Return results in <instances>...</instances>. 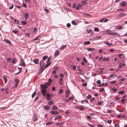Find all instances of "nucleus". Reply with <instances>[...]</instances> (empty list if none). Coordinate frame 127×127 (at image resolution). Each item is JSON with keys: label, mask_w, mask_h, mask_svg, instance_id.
Returning a JSON list of instances; mask_svg holds the SVG:
<instances>
[{"label": "nucleus", "mask_w": 127, "mask_h": 127, "mask_svg": "<svg viewBox=\"0 0 127 127\" xmlns=\"http://www.w3.org/2000/svg\"><path fill=\"white\" fill-rule=\"evenodd\" d=\"M44 64V61L43 60H41L40 62V69H42L43 68V66Z\"/></svg>", "instance_id": "1"}, {"label": "nucleus", "mask_w": 127, "mask_h": 127, "mask_svg": "<svg viewBox=\"0 0 127 127\" xmlns=\"http://www.w3.org/2000/svg\"><path fill=\"white\" fill-rule=\"evenodd\" d=\"M101 37V36L100 35H98L94 37L92 39V40L94 41L95 40H97V39H100Z\"/></svg>", "instance_id": "2"}, {"label": "nucleus", "mask_w": 127, "mask_h": 127, "mask_svg": "<svg viewBox=\"0 0 127 127\" xmlns=\"http://www.w3.org/2000/svg\"><path fill=\"white\" fill-rule=\"evenodd\" d=\"M20 65L24 67H25L26 66V64L24 62V61L22 58L20 60Z\"/></svg>", "instance_id": "3"}, {"label": "nucleus", "mask_w": 127, "mask_h": 127, "mask_svg": "<svg viewBox=\"0 0 127 127\" xmlns=\"http://www.w3.org/2000/svg\"><path fill=\"white\" fill-rule=\"evenodd\" d=\"M40 87L42 89H46L48 88L47 86L45 85L41 84Z\"/></svg>", "instance_id": "4"}, {"label": "nucleus", "mask_w": 127, "mask_h": 127, "mask_svg": "<svg viewBox=\"0 0 127 127\" xmlns=\"http://www.w3.org/2000/svg\"><path fill=\"white\" fill-rule=\"evenodd\" d=\"M127 4V3L124 1H122L120 3V4L122 6H125Z\"/></svg>", "instance_id": "5"}, {"label": "nucleus", "mask_w": 127, "mask_h": 127, "mask_svg": "<svg viewBox=\"0 0 127 127\" xmlns=\"http://www.w3.org/2000/svg\"><path fill=\"white\" fill-rule=\"evenodd\" d=\"M50 112L52 114L54 115L58 114L59 113V112L57 111H51Z\"/></svg>", "instance_id": "6"}, {"label": "nucleus", "mask_w": 127, "mask_h": 127, "mask_svg": "<svg viewBox=\"0 0 127 127\" xmlns=\"http://www.w3.org/2000/svg\"><path fill=\"white\" fill-rule=\"evenodd\" d=\"M24 17L25 19L24 20L25 21H27L29 17V15L28 13H26L24 15Z\"/></svg>", "instance_id": "7"}, {"label": "nucleus", "mask_w": 127, "mask_h": 127, "mask_svg": "<svg viewBox=\"0 0 127 127\" xmlns=\"http://www.w3.org/2000/svg\"><path fill=\"white\" fill-rule=\"evenodd\" d=\"M108 21L107 19H105V18L103 19L100 20L99 21V22H106Z\"/></svg>", "instance_id": "8"}, {"label": "nucleus", "mask_w": 127, "mask_h": 127, "mask_svg": "<svg viewBox=\"0 0 127 127\" xmlns=\"http://www.w3.org/2000/svg\"><path fill=\"white\" fill-rule=\"evenodd\" d=\"M41 92L43 95H45L46 93V89H42Z\"/></svg>", "instance_id": "9"}, {"label": "nucleus", "mask_w": 127, "mask_h": 127, "mask_svg": "<svg viewBox=\"0 0 127 127\" xmlns=\"http://www.w3.org/2000/svg\"><path fill=\"white\" fill-rule=\"evenodd\" d=\"M59 51L57 50L55 52V53L54 55V56L55 57H56L59 55Z\"/></svg>", "instance_id": "10"}, {"label": "nucleus", "mask_w": 127, "mask_h": 127, "mask_svg": "<svg viewBox=\"0 0 127 127\" xmlns=\"http://www.w3.org/2000/svg\"><path fill=\"white\" fill-rule=\"evenodd\" d=\"M33 62L35 64H37L38 63L39 61L38 59H36L34 60Z\"/></svg>", "instance_id": "11"}, {"label": "nucleus", "mask_w": 127, "mask_h": 127, "mask_svg": "<svg viewBox=\"0 0 127 127\" xmlns=\"http://www.w3.org/2000/svg\"><path fill=\"white\" fill-rule=\"evenodd\" d=\"M126 14L125 13H122L119 14L118 15V17H123L125 16L126 15Z\"/></svg>", "instance_id": "12"}, {"label": "nucleus", "mask_w": 127, "mask_h": 127, "mask_svg": "<svg viewBox=\"0 0 127 127\" xmlns=\"http://www.w3.org/2000/svg\"><path fill=\"white\" fill-rule=\"evenodd\" d=\"M87 49L88 51H93L95 49L94 48H87Z\"/></svg>", "instance_id": "13"}, {"label": "nucleus", "mask_w": 127, "mask_h": 127, "mask_svg": "<svg viewBox=\"0 0 127 127\" xmlns=\"http://www.w3.org/2000/svg\"><path fill=\"white\" fill-rule=\"evenodd\" d=\"M62 117V116L61 115H58L56 116L54 119V120H57L59 118H61Z\"/></svg>", "instance_id": "14"}, {"label": "nucleus", "mask_w": 127, "mask_h": 127, "mask_svg": "<svg viewBox=\"0 0 127 127\" xmlns=\"http://www.w3.org/2000/svg\"><path fill=\"white\" fill-rule=\"evenodd\" d=\"M81 6V5L80 4H78V6L76 7V9L78 10Z\"/></svg>", "instance_id": "15"}, {"label": "nucleus", "mask_w": 127, "mask_h": 127, "mask_svg": "<svg viewBox=\"0 0 127 127\" xmlns=\"http://www.w3.org/2000/svg\"><path fill=\"white\" fill-rule=\"evenodd\" d=\"M50 64H51V63H48L47 64H46V65L45 67L44 68H43L42 69H43V70L46 67H48L49 65Z\"/></svg>", "instance_id": "16"}, {"label": "nucleus", "mask_w": 127, "mask_h": 127, "mask_svg": "<svg viewBox=\"0 0 127 127\" xmlns=\"http://www.w3.org/2000/svg\"><path fill=\"white\" fill-rule=\"evenodd\" d=\"M111 33H112L111 35H116L117 36L119 35L118 33L117 32H112Z\"/></svg>", "instance_id": "17"}, {"label": "nucleus", "mask_w": 127, "mask_h": 127, "mask_svg": "<svg viewBox=\"0 0 127 127\" xmlns=\"http://www.w3.org/2000/svg\"><path fill=\"white\" fill-rule=\"evenodd\" d=\"M3 78L4 80V82H5V84L7 82V78L3 76Z\"/></svg>", "instance_id": "18"}, {"label": "nucleus", "mask_w": 127, "mask_h": 127, "mask_svg": "<svg viewBox=\"0 0 127 127\" xmlns=\"http://www.w3.org/2000/svg\"><path fill=\"white\" fill-rule=\"evenodd\" d=\"M90 43V42L89 41H87L85 42L84 44L85 45H88Z\"/></svg>", "instance_id": "19"}, {"label": "nucleus", "mask_w": 127, "mask_h": 127, "mask_svg": "<svg viewBox=\"0 0 127 127\" xmlns=\"http://www.w3.org/2000/svg\"><path fill=\"white\" fill-rule=\"evenodd\" d=\"M109 60V58H106L105 57H104L103 58L102 60V61H108Z\"/></svg>", "instance_id": "20"}, {"label": "nucleus", "mask_w": 127, "mask_h": 127, "mask_svg": "<svg viewBox=\"0 0 127 127\" xmlns=\"http://www.w3.org/2000/svg\"><path fill=\"white\" fill-rule=\"evenodd\" d=\"M104 43L106 44V45H108L109 46H110L111 45H112V43H108V42H105Z\"/></svg>", "instance_id": "21"}, {"label": "nucleus", "mask_w": 127, "mask_h": 127, "mask_svg": "<svg viewBox=\"0 0 127 127\" xmlns=\"http://www.w3.org/2000/svg\"><path fill=\"white\" fill-rule=\"evenodd\" d=\"M118 56L120 59H122L123 58V55L121 54H119Z\"/></svg>", "instance_id": "22"}, {"label": "nucleus", "mask_w": 127, "mask_h": 127, "mask_svg": "<svg viewBox=\"0 0 127 127\" xmlns=\"http://www.w3.org/2000/svg\"><path fill=\"white\" fill-rule=\"evenodd\" d=\"M52 110H57V108L55 105H54L53 106V107L52 108Z\"/></svg>", "instance_id": "23"}, {"label": "nucleus", "mask_w": 127, "mask_h": 127, "mask_svg": "<svg viewBox=\"0 0 127 127\" xmlns=\"http://www.w3.org/2000/svg\"><path fill=\"white\" fill-rule=\"evenodd\" d=\"M27 23V22H26L23 21L21 22V24L24 25H25Z\"/></svg>", "instance_id": "24"}, {"label": "nucleus", "mask_w": 127, "mask_h": 127, "mask_svg": "<svg viewBox=\"0 0 127 127\" xmlns=\"http://www.w3.org/2000/svg\"><path fill=\"white\" fill-rule=\"evenodd\" d=\"M36 92L35 91L32 94V98H33L36 94Z\"/></svg>", "instance_id": "25"}, {"label": "nucleus", "mask_w": 127, "mask_h": 127, "mask_svg": "<svg viewBox=\"0 0 127 127\" xmlns=\"http://www.w3.org/2000/svg\"><path fill=\"white\" fill-rule=\"evenodd\" d=\"M66 47V46L65 45H64L62 46L60 48V50H62L64 49V48H65Z\"/></svg>", "instance_id": "26"}, {"label": "nucleus", "mask_w": 127, "mask_h": 127, "mask_svg": "<svg viewBox=\"0 0 127 127\" xmlns=\"http://www.w3.org/2000/svg\"><path fill=\"white\" fill-rule=\"evenodd\" d=\"M78 108L80 110H83L84 109V108L82 106H79Z\"/></svg>", "instance_id": "27"}, {"label": "nucleus", "mask_w": 127, "mask_h": 127, "mask_svg": "<svg viewBox=\"0 0 127 127\" xmlns=\"http://www.w3.org/2000/svg\"><path fill=\"white\" fill-rule=\"evenodd\" d=\"M17 61L16 60V59L15 58H14L12 61V62L13 63H16V62Z\"/></svg>", "instance_id": "28"}, {"label": "nucleus", "mask_w": 127, "mask_h": 127, "mask_svg": "<svg viewBox=\"0 0 127 127\" xmlns=\"http://www.w3.org/2000/svg\"><path fill=\"white\" fill-rule=\"evenodd\" d=\"M44 108L45 109H48L49 108V106L48 105H46L44 106Z\"/></svg>", "instance_id": "29"}, {"label": "nucleus", "mask_w": 127, "mask_h": 127, "mask_svg": "<svg viewBox=\"0 0 127 127\" xmlns=\"http://www.w3.org/2000/svg\"><path fill=\"white\" fill-rule=\"evenodd\" d=\"M94 31L97 32H98L99 31V30L98 28L95 27L94 29Z\"/></svg>", "instance_id": "30"}, {"label": "nucleus", "mask_w": 127, "mask_h": 127, "mask_svg": "<svg viewBox=\"0 0 127 127\" xmlns=\"http://www.w3.org/2000/svg\"><path fill=\"white\" fill-rule=\"evenodd\" d=\"M48 58V56H44L42 59V60H43V61H44L45 60H46Z\"/></svg>", "instance_id": "31"}, {"label": "nucleus", "mask_w": 127, "mask_h": 127, "mask_svg": "<svg viewBox=\"0 0 127 127\" xmlns=\"http://www.w3.org/2000/svg\"><path fill=\"white\" fill-rule=\"evenodd\" d=\"M118 28H117V29H123V27L121 26H118Z\"/></svg>", "instance_id": "32"}, {"label": "nucleus", "mask_w": 127, "mask_h": 127, "mask_svg": "<svg viewBox=\"0 0 127 127\" xmlns=\"http://www.w3.org/2000/svg\"><path fill=\"white\" fill-rule=\"evenodd\" d=\"M53 101H50L48 102V104L49 105H51L53 104Z\"/></svg>", "instance_id": "33"}, {"label": "nucleus", "mask_w": 127, "mask_h": 127, "mask_svg": "<svg viewBox=\"0 0 127 127\" xmlns=\"http://www.w3.org/2000/svg\"><path fill=\"white\" fill-rule=\"evenodd\" d=\"M53 123V122H49L46 124V125H51Z\"/></svg>", "instance_id": "34"}, {"label": "nucleus", "mask_w": 127, "mask_h": 127, "mask_svg": "<svg viewBox=\"0 0 127 127\" xmlns=\"http://www.w3.org/2000/svg\"><path fill=\"white\" fill-rule=\"evenodd\" d=\"M63 90L62 89H60L59 90V94H61L63 92Z\"/></svg>", "instance_id": "35"}, {"label": "nucleus", "mask_w": 127, "mask_h": 127, "mask_svg": "<svg viewBox=\"0 0 127 127\" xmlns=\"http://www.w3.org/2000/svg\"><path fill=\"white\" fill-rule=\"evenodd\" d=\"M116 82L114 81H111L110 82V83L112 84H114Z\"/></svg>", "instance_id": "36"}, {"label": "nucleus", "mask_w": 127, "mask_h": 127, "mask_svg": "<svg viewBox=\"0 0 127 127\" xmlns=\"http://www.w3.org/2000/svg\"><path fill=\"white\" fill-rule=\"evenodd\" d=\"M125 78L122 77L120 79V80H119V81H123L125 80Z\"/></svg>", "instance_id": "37"}, {"label": "nucleus", "mask_w": 127, "mask_h": 127, "mask_svg": "<svg viewBox=\"0 0 127 127\" xmlns=\"http://www.w3.org/2000/svg\"><path fill=\"white\" fill-rule=\"evenodd\" d=\"M72 24H73V25H76V23L75 22V21L73 20L72 21Z\"/></svg>", "instance_id": "38"}, {"label": "nucleus", "mask_w": 127, "mask_h": 127, "mask_svg": "<svg viewBox=\"0 0 127 127\" xmlns=\"http://www.w3.org/2000/svg\"><path fill=\"white\" fill-rule=\"evenodd\" d=\"M124 91H122L119 92L118 94H119L122 95V94H124Z\"/></svg>", "instance_id": "39"}, {"label": "nucleus", "mask_w": 127, "mask_h": 127, "mask_svg": "<svg viewBox=\"0 0 127 127\" xmlns=\"http://www.w3.org/2000/svg\"><path fill=\"white\" fill-rule=\"evenodd\" d=\"M81 3L82 4L84 5L86 3V2L84 1H82Z\"/></svg>", "instance_id": "40"}, {"label": "nucleus", "mask_w": 127, "mask_h": 127, "mask_svg": "<svg viewBox=\"0 0 127 127\" xmlns=\"http://www.w3.org/2000/svg\"><path fill=\"white\" fill-rule=\"evenodd\" d=\"M50 96V94L49 93H47L46 95V96L48 98Z\"/></svg>", "instance_id": "41"}, {"label": "nucleus", "mask_w": 127, "mask_h": 127, "mask_svg": "<svg viewBox=\"0 0 127 127\" xmlns=\"http://www.w3.org/2000/svg\"><path fill=\"white\" fill-rule=\"evenodd\" d=\"M119 67H118V68H120L121 67H123L122 64V63H120L119 64Z\"/></svg>", "instance_id": "42"}, {"label": "nucleus", "mask_w": 127, "mask_h": 127, "mask_svg": "<svg viewBox=\"0 0 127 127\" xmlns=\"http://www.w3.org/2000/svg\"><path fill=\"white\" fill-rule=\"evenodd\" d=\"M91 97V95H89L86 97V98L88 99H90Z\"/></svg>", "instance_id": "43"}, {"label": "nucleus", "mask_w": 127, "mask_h": 127, "mask_svg": "<svg viewBox=\"0 0 127 127\" xmlns=\"http://www.w3.org/2000/svg\"><path fill=\"white\" fill-rule=\"evenodd\" d=\"M51 59H52V58L51 57H49L47 60V62H49L50 61V60H51Z\"/></svg>", "instance_id": "44"}, {"label": "nucleus", "mask_w": 127, "mask_h": 127, "mask_svg": "<svg viewBox=\"0 0 127 127\" xmlns=\"http://www.w3.org/2000/svg\"><path fill=\"white\" fill-rule=\"evenodd\" d=\"M5 40L6 41V42L7 43H8L10 44H11V42L9 40Z\"/></svg>", "instance_id": "45"}, {"label": "nucleus", "mask_w": 127, "mask_h": 127, "mask_svg": "<svg viewBox=\"0 0 127 127\" xmlns=\"http://www.w3.org/2000/svg\"><path fill=\"white\" fill-rule=\"evenodd\" d=\"M44 10L47 13H48L49 12V10L47 9H45Z\"/></svg>", "instance_id": "46"}, {"label": "nucleus", "mask_w": 127, "mask_h": 127, "mask_svg": "<svg viewBox=\"0 0 127 127\" xmlns=\"http://www.w3.org/2000/svg\"><path fill=\"white\" fill-rule=\"evenodd\" d=\"M12 32L16 34L17 33H18V32L17 31L15 30H13L12 31Z\"/></svg>", "instance_id": "47"}, {"label": "nucleus", "mask_w": 127, "mask_h": 127, "mask_svg": "<svg viewBox=\"0 0 127 127\" xmlns=\"http://www.w3.org/2000/svg\"><path fill=\"white\" fill-rule=\"evenodd\" d=\"M18 69L19 70H20V71L17 74H18L19 73L21 72L22 70V68H18Z\"/></svg>", "instance_id": "48"}, {"label": "nucleus", "mask_w": 127, "mask_h": 127, "mask_svg": "<svg viewBox=\"0 0 127 127\" xmlns=\"http://www.w3.org/2000/svg\"><path fill=\"white\" fill-rule=\"evenodd\" d=\"M87 83H83L82 84V85L83 86L86 87V86L87 85Z\"/></svg>", "instance_id": "49"}, {"label": "nucleus", "mask_w": 127, "mask_h": 127, "mask_svg": "<svg viewBox=\"0 0 127 127\" xmlns=\"http://www.w3.org/2000/svg\"><path fill=\"white\" fill-rule=\"evenodd\" d=\"M39 96H36L35 99L34 101H35L37 100L38 99H39Z\"/></svg>", "instance_id": "50"}, {"label": "nucleus", "mask_w": 127, "mask_h": 127, "mask_svg": "<svg viewBox=\"0 0 127 127\" xmlns=\"http://www.w3.org/2000/svg\"><path fill=\"white\" fill-rule=\"evenodd\" d=\"M115 126V127H119V124H118L117 123L115 125H114Z\"/></svg>", "instance_id": "51"}, {"label": "nucleus", "mask_w": 127, "mask_h": 127, "mask_svg": "<svg viewBox=\"0 0 127 127\" xmlns=\"http://www.w3.org/2000/svg\"><path fill=\"white\" fill-rule=\"evenodd\" d=\"M95 99V97H93L91 99V101L93 102L94 101Z\"/></svg>", "instance_id": "52"}, {"label": "nucleus", "mask_w": 127, "mask_h": 127, "mask_svg": "<svg viewBox=\"0 0 127 127\" xmlns=\"http://www.w3.org/2000/svg\"><path fill=\"white\" fill-rule=\"evenodd\" d=\"M125 100V99H122L121 100V102L123 103H124Z\"/></svg>", "instance_id": "53"}, {"label": "nucleus", "mask_w": 127, "mask_h": 127, "mask_svg": "<svg viewBox=\"0 0 127 127\" xmlns=\"http://www.w3.org/2000/svg\"><path fill=\"white\" fill-rule=\"evenodd\" d=\"M66 25L67 27L68 28H69L70 26V23H69L67 24Z\"/></svg>", "instance_id": "54"}, {"label": "nucleus", "mask_w": 127, "mask_h": 127, "mask_svg": "<svg viewBox=\"0 0 127 127\" xmlns=\"http://www.w3.org/2000/svg\"><path fill=\"white\" fill-rule=\"evenodd\" d=\"M23 7H26L27 6V4L25 3H23Z\"/></svg>", "instance_id": "55"}, {"label": "nucleus", "mask_w": 127, "mask_h": 127, "mask_svg": "<svg viewBox=\"0 0 127 127\" xmlns=\"http://www.w3.org/2000/svg\"><path fill=\"white\" fill-rule=\"evenodd\" d=\"M11 6L9 8V9H12L13 7V4H11Z\"/></svg>", "instance_id": "56"}, {"label": "nucleus", "mask_w": 127, "mask_h": 127, "mask_svg": "<svg viewBox=\"0 0 127 127\" xmlns=\"http://www.w3.org/2000/svg\"><path fill=\"white\" fill-rule=\"evenodd\" d=\"M72 68L73 70H75L76 68V67L74 65L73 66Z\"/></svg>", "instance_id": "57"}, {"label": "nucleus", "mask_w": 127, "mask_h": 127, "mask_svg": "<svg viewBox=\"0 0 127 127\" xmlns=\"http://www.w3.org/2000/svg\"><path fill=\"white\" fill-rule=\"evenodd\" d=\"M108 31V32H108L107 33V34H108V35H111V34H112L111 33H112V32H110V31Z\"/></svg>", "instance_id": "58"}, {"label": "nucleus", "mask_w": 127, "mask_h": 127, "mask_svg": "<svg viewBox=\"0 0 127 127\" xmlns=\"http://www.w3.org/2000/svg\"><path fill=\"white\" fill-rule=\"evenodd\" d=\"M96 83L98 84H100L101 82L99 80H98L96 82Z\"/></svg>", "instance_id": "59"}, {"label": "nucleus", "mask_w": 127, "mask_h": 127, "mask_svg": "<svg viewBox=\"0 0 127 127\" xmlns=\"http://www.w3.org/2000/svg\"><path fill=\"white\" fill-rule=\"evenodd\" d=\"M83 59L84 61V62L85 63H86L87 61L86 59H85L84 58H83Z\"/></svg>", "instance_id": "60"}, {"label": "nucleus", "mask_w": 127, "mask_h": 127, "mask_svg": "<svg viewBox=\"0 0 127 127\" xmlns=\"http://www.w3.org/2000/svg\"><path fill=\"white\" fill-rule=\"evenodd\" d=\"M76 3H74L72 5V7L73 8H75L76 7Z\"/></svg>", "instance_id": "61"}, {"label": "nucleus", "mask_w": 127, "mask_h": 127, "mask_svg": "<svg viewBox=\"0 0 127 127\" xmlns=\"http://www.w3.org/2000/svg\"><path fill=\"white\" fill-rule=\"evenodd\" d=\"M111 122H112L110 120L107 121L106 122L110 124H111Z\"/></svg>", "instance_id": "62"}, {"label": "nucleus", "mask_w": 127, "mask_h": 127, "mask_svg": "<svg viewBox=\"0 0 127 127\" xmlns=\"http://www.w3.org/2000/svg\"><path fill=\"white\" fill-rule=\"evenodd\" d=\"M87 118L90 120H91V117L89 116H87Z\"/></svg>", "instance_id": "63"}, {"label": "nucleus", "mask_w": 127, "mask_h": 127, "mask_svg": "<svg viewBox=\"0 0 127 127\" xmlns=\"http://www.w3.org/2000/svg\"><path fill=\"white\" fill-rule=\"evenodd\" d=\"M14 21L16 23H17V24H18L19 23L18 21L16 19H14Z\"/></svg>", "instance_id": "64"}]
</instances>
